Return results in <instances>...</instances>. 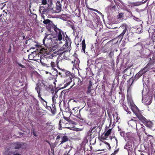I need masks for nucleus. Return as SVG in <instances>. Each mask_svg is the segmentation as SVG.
Wrapping results in <instances>:
<instances>
[{
  "instance_id": "nucleus-1",
  "label": "nucleus",
  "mask_w": 155,
  "mask_h": 155,
  "mask_svg": "<svg viewBox=\"0 0 155 155\" xmlns=\"http://www.w3.org/2000/svg\"><path fill=\"white\" fill-rule=\"evenodd\" d=\"M54 30L56 35V42L58 44L62 43V41H65V43L63 46L62 49L64 52H66L71 50L72 41L71 39L66 35V32H64L61 29L54 26Z\"/></svg>"
},
{
  "instance_id": "nucleus-2",
  "label": "nucleus",
  "mask_w": 155,
  "mask_h": 155,
  "mask_svg": "<svg viewBox=\"0 0 155 155\" xmlns=\"http://www.w3.org/2000/svg\"><path fill=\"white\" fill-rule=\"evenodd\" d=\"M61 72L58 74L61 77L65 78L64 81L66 82L64 85V87H66L68 86L72 82L73 76L71 72L65 69H61Z\"/></svg>"
},
{
  "instance_id": "nucleus-3",
  "label": "nucleus",
  "mask_w": 155,
  "mask_h": 155,
  "mask_svg": "<svg viewBox=\"0 0 155 155\" xmlns=\"http://www.w3.org/2000/svg\"><path fill=\"white\" fill-rule=\"evenodd\" d=\"M127 103L130 106L131 110L136 116L140 113V110L134 103L130 93H127Z\"/></svg>"
},
{
  "instance_id": "nucleus-4",
  "label": "nucleus",
  "mask_w": 155,
  "mask_h": 155,
  "mask_svg": "<svg viewBox=\"0 0 155 155\" xmlns=\"http://www.w3.org/2000/svg\"><path fill=\"white\" fill-rule=\"evenodd\" d=\"M136 117L148 128L151 129H153L155 127L153 123L151 121L146 119L142 115L141 113L137 114Z\"/></svg>"
},
{
  "instance_id": "nucleus-5",
  "label": "nucleus",
  "mask_w": 155,
  "mask_h": 155,
  "mask_svg": "<svg viewBox=\"0 0 155 155\" xmlns=\"http://www.w3.org/2000/svg\"><path fill=\"white\" fill-rule=\"evenodd\" d=\"M45 81L44 80H39L38 83L36 84V86L35 87V90L36 91L37 93L38 94V97L39 98L42 99V98L41 97V91L42 90L45 88Z\"/></svg>"
},
{
  "instance_id": "nucleus-6",
  "label": "nucleus",
  "mask_w": 155,
  "mask_h": 155,
  "mask_svg": "<svg viewBox=\"0 0 155 155\" xmlns=\"http://www.w3.org/2000/svg\"><path fill=\"white\" fill-rule=\"evenodd\" d=\"M143 131L146 135H147V141H149V142L146 143H147V145H146V147L148 148L149 151L150 152V150H152L153 148V144L152 141L153 140V136L151 135L148 134L149 133L147 132L146 129H144Z\"/></svg>"
},
{
  "instance_id": "nucleus-7",
  "label": "nucleus",
  "mask_w": 155,
  "mask_h": 155,
  "mask_svg": "<svg viewBox=\"0 0 155 155\" xmlns=\"http://www.w3.org/2000/svg\"><path fill=\"white\" fill-rule=\"evenodd\" d=\"M128 26L126 24H122L120 27V29L121 30H122L121 34L118 35L116 38L117 39V42H120L122 40L123 36L126 31L127 30Z\"/></svg>"
},
{
  "instance_id": "nucleus-8",
  "label": "nucleus",
  "mask_w": 155,
  "mask_h": 155,
  "mask_svg": "<svg viewBox=\"0 0 155 155\" xmlns=\"http://www.w3.org/2000/svg\"><path fill=\"white\" fill-rule=\"evenodd\" d=\"M151 56L152 57V58L150 57L149 62L143 69H141L144 74L148 71L150 68L151 66L155 63V55L152 54L150 57Z\"/></svg>"
},
{
  "instance_id": "nucleus-9",
  "label": "nucleus",
  "mask_w": 155,
  "mask_h": 155,
  "mask_svg": "<svg viewBox=\"0 0 155 155\" xmlns=\"http://www.w3.org/2000/svg\"><path fill=\"white\" fill-rule=\"evenodd\" d=\"M46 36L43 40L44 45L47 48H51V46L52 45V35L46 34Z\"/></svg>"
},
{
  "instance_id": "nucleus-10",
  "label": "nucleus",
  "mask_w": 155,
  "mask_h": 155,
  "mask_svg": "<svg viewBox=\"0 0 155 155\" xmlns=\"http://www.w3.org/2000/svg\"><path fill=\"white\" fill-rule=\"evenodd\" d=\"M140 54L142 57L147 58L148 57L150 59V57L151 58H152V56L150 57V56L152 54L155 55L153 53H152L151 51L150 50L147 48H143L142 51H140Z\"/></svg>"
},
{
  "instance_id": "nucleus-11",
  "label": "nucleus",
  "mask_w": 155,
  "mask_h": 155,
  "mask_svg": "<svg viewBox=\"0 0 155 155\" xmlns=\"http://www.w3.org/2000/svg\"><path fill=\"white\" fill-rule=\"evenodd\" d=\"M60 138H61V140L60 141L61 142L60 143V145H61L67 142L68 140V137L64 134H61L58 135L57 137L56 140H59Z\"/></svg>"
},
{
  "instance_id": "nucleus-12",
  "label": "nucleus",
  "mask_w": 155,
  "mask_h": 155,
  "mask_svg": "<svg viewBox=\"0 0 155 155\" xmlns=\"http://www.w3.org/2000/svg\"><path fill=\"white\" fill-rule=\"evenodd\" d=\"M21 143H22L19 142L13 143L11 144L10 148H11V149H17L20 148L22 145Z\"/></svg>"
},
{
  "instance_id": "nucleus-13",
  "label": "nucleus",
  "mask_w": 155,
  "mask_h": 155,
  "mask_svg": "<svg viewBox=\"0 0 155 155\" xmlns=\"http://www.w3.org/2000/svg\"><path fill=\"white\" fill-rule=\"evenodd\" d=\"M143 47V48H148L149 47V45L151 43V40L150 38H147L145 41L141 42Z\"/></svg>"
},
{
  "instance_id": "nucleus-14",
  "label": "nucleus",
  "mask_w": 155,
  "mask_h": 155,
  "mask_svg": "<svg viewBox=\"0 0 155 155\" xmlns=\"http://www.w3.org/2000/svg\"><path fill=\"white\" fill-rule=\"evenodd\" d=\"M134 81V79L133 78H130L127 81V93L130 92V87L132 85Z\"/></svg>"
},
{
  "instance_id": "nucleus-15",
  "label": "nucleus",
  "mask_w": 155,
  "mask_h": 155,
  "mask_svg": "<svg viewBox=\"0 0 155 155\" xmlns=\"http://www.w3.org/2000/svg\"><path fill=\"white\" fill-rule=\"evenodd\" d=\"M134 48L135 50L138 51L140 53L143 49V47L141 43H138L136 45L134 46Z\"/></svg>"
},
{
  "instance_id": "nucleus-16",
  "label": "nucleus",
  "mask_w": 155,
  "mask_h": 155,
  "mask_svg": "<svg viewBox=\"0 0 155 155\" xmlns=\"http://www.w3.org/2000/svg\"><path fill=\"white\" fill-rule=\"evenodd\" d=\"M51 122H48L46 124V126L45 127V130L49 132L51 131L54 129V126L51 125Z\"/></svg>"
},
{
  "instance_id": "nucleus-17",
  "label": "nucleus",
  "mask_w": 155,
  "mask_h": 155,
  "mask_svg": "<svg viewBox=\"0 0 155 155\" xmlns=\"http://www.w3.org/2000/svg\"><path fill=\"white\" fill-rule=\"evenodd\" d=\"M80 61L79 59L77 58L74 59V61L71 62V63L73 64V66L75 68L78 67L79 65Z\"/></svg>"
},
{
  "instance_id": "nucleus-18",
  "label": "nucleus",
  "mask_w": 155,
  "mask_h": 155,
  "mask_svg": "<svg viewBox=\"0 0 155 155\" xmlns=\"http://www.w3.org/2000/svg\"><path fill=\"white\" fill-rule=\"evenodd\" d=\"M71 112L69 113L68 112H65L64 114H63V117L64 119L66 121L69 122V117L71 115Z\"/></svg>"
},
{
  "instance_id": "nucleus-19",
  "label": "nucleus",
  "mask_w": 155,
  "mask_h": 155,
  "mask_svg": "<svg viewBox=\"0 0 155 155\" xmlns=\"http://www.w3.org/2000/svg\"><path fill=\"white\" fill-rule=\"evenodd\" d=\"M137 120L131 119L129 121V124H130L132 127L136 126L137 127Z\"/></svg>"
},
{
  "instance_id": "nucleus-20",
  "label": "nucleus",
  "mask_w": 155,
  "mask_h": 155,
  "mask_svg": "<svg viewBox=\"0 0 155 155\" xmlns=\"http://www.w3.org/2000/svg\"><path fill=\"white\" fill-rule=\"evenodd\" d=\"M54 26H56L57 25H55L54 24L52 21L51 23H50V24H48V25L46 26V27L48 29V31H51V29L53 28V29H54Z\"/></svg>"
},
{
  "instance_id": "nucleus-21",
  "label": "nucleus",
  "mask_w": 155,
  "mask_h": 155,
  "mask_svg": "<svg viewBox=\"0 0 155 155\" xmlns=\"http://www.w3.org/2000/svg\"><path fill=\"white\" fill-rule=\"evenodd\" d=\"M97 131L96 130H94L92 128L90 136L91 137H94L97 135Z\"/></svg>"
},
{
  "instance_id": "nucleus-22",
  "label": "nucleus",
  "mask_w": 155,
  "mask_h": 155,
  "mask_svg": "<svg viewBox=\"0 0 155 155\" xmlns=\"http://www.w3.org/2000/svg\"><path fill=\"white\" fill-rule=\"evenodd\" d=\"M31 133L35 137L38 136V132L35 127H32L31 129Z\"/></svg>"
},
{
  "instance_id": "nucleus-23",
  "label": "nucleus",
  "mask_w": 155,
  "mask_h": 155,
  "mask_svg": "<svg viewBox=\"0 0 155 155\" xmlns=\"http://www.w3.org/2000/svg\"><path fill=\"white\" fill-rule=\"evenodd\" d=\"M122 105L124 109V110L127 113V114L129 113L130 114L131 112L129 110V109L127 107V106L126 105L123 103H122Z\"/></svg>"
},
{
  "instance_id": "nucleus-24",
  "label": "nucleus",
  "mask_w": 155,
  "mask_h": 155,
  "mask_svg": "<svg viewBox=\"0 0 155 155\" xmlns=\"http://www.w3.org/2000/svg\"><path fill=\"white\" fill-rule=\"evenodd\" d=\"M38 130H45V126L43 125L42 124H39L38 126Z\"/></svg>"
},
{
  "instance_id": "nucleus-25",
  "label": "nucleus",
  "mask_w": 155,
  "mask_h": 155,
  "mask_svg": "<svg viewBox=\"0 0 155 155\" xmlns=\"http://www.w3.org/2000/svg\"><path fill=\"white\" fill-rule=\"evenodd\" d=\"M123 73L127 76H129L131 74V71L128 68H127L123 71Z\"/></svg>"
},
{
  "instance_id": "nucleus-26",
  "label": "nucleus",
  "mask_w": 155,
  "mask_h": 155,
  "mask_svg": "<svg viewBox=\"0 0 155 155\" xmlns=\"http://www.w3.org/2000/svg\"><path fill=\"white\" fill-rule=\"evenodd\" d=\"M48 90L53 94L54 92V90L53 87L52 85H49L48 87L47 88Z\"/></svg>"
},
{
  "instance_id": "nucleus-27",
  "label": "nucleus",
  "mask_w": 155,
  "mask_h": 155,
  "mask_svg": "<svg viewBox=\"0 0 155 155\" xmlns=\"http://www.w3.org/2000/svg\"><path fill=\"white\" fill-rule=\"evenodd\" d=\"M81 45H82V50H83V51L84 52V53H85V48H86V44H85V41L84 39L83 40L82 42Z\"/></svg>"
},
{
  "instance_id": "nucleus-28",
  "label": "nucleus",
  "mask_w": 155,
  "mask_h": 155,
  "mask_svg": "<svg viewBox=\"0 0 155 155\" xmlns=\"http://www.w3.org/2000/svg\"><path fill=\"white\" fill-rule=\"evenodd\" d=\"M40 52L42 53V54H48V52L47 51V49H45L44 48H42L40 50Z\"/></svg>"
},
{
  "instance_id": "nucleus-29",
  "label": "nucleus",
  "mask_w": 155,
  "mask_h": 155,
  "mask_svg": "<svg viewBox=\"0 0 155 155\" xmlns=\"http://www.w3.org/2000/svg\"><path fill=\"white\" fill-rule=\"evenodd\" d=\"M74 116H76V117H77L78 118H79L80 120H81L82 121L84 120V119H83L81 116L80 114V110L79 112V114H77L76 115H74Z\"/></svg>"
},
{
  "instance_id": "nucleus-30",
  "label": "nucleus",
  "mask_w": 155,
  "mask_h": 155,
  "mask_svg": "<svg viewBox=\"0 0 155 155\" xmlns=\"http://www.w3.org/2000/svg\"><path fill=\"white\" fill-rule=\"evenodd\" d=\"M112 129H109L105 134L104 136L106 137L109 136L111 133Z\"/></svg>"
},
{
  "instance_id": "nucleus-31",
  "label": "nucleus",
  "mask_w": 155,
  "mask_h": 155,
  "mask_svg": "<svg viewBox=\"0 0 155 155\" xmlns=\"http://www.w3.org/2000/svg\"><path fill=\"white\" fill-rule=\"evenodd\" d=\"M31 18L33 20L36 21L37 19V15L35 14H31Z\"/></svg>"
},
{
  "instance_id": "nucleus-32",
  "label": "nucleus",
  "mask_w": 155,
  "mask_h": 155,
  "mask_svg": "<svg viewBox=\"0 0 155 155\" xmlns=\"http://www.w3.org/2000/svg\"><path fill=\"white\" fill-rule=\"evenodd\" d=\"M124 13L123 12L120 13L118 14L117 16V18L118 19H121L123 18L124 16Z\"/></svg>"
},
{
  "instance_id": "nucleus-33",
  "label": "nucleus",
  "mask_w": 155,
  "mask_h": 155,
  "mask_svg": "<svg viewBox=\"0 0 155 155\" xmlns=\"http://www.w3.org/2000/svg\"><path fill=\"white\" fill-rule=\"evenodd\" d=\"M56 9L58 12H60L61 10V5H58L56 6Z\"/></svg>"
},
{
  "instance_id": "nucleus-34",
  "label": "nucleus",
  "mask_w": 155,
  "mask_h": 155,
  "mask_svg": "<svg viewBox=\"0 0 155 155\" xmlns=\"http://www.w3.org/2000/svg\"><path fill=\"white\" fill-rule=\"evenodd\" d=\"M39 99L40 101H41V102L42 103V104H43V105L45 106H46L47 105V102H46V101H45L43 98H42V99H41L40 98H39Z\"/></svg>"
},
{
  "instance_id": "nucleus-35",
  "label": "nucleus",
  "mask_w": 155,
  "mask_h": 155,
  "mask_svg": "<svg viewBox=\"0 0 155 155\" xmlns=\"http://www.w3.org/2000/svg\"><path fill=\"white\" fill-rule=\"evenodd\" d=\"M52 21H51L49 19H46L45 20L43 21V23L45 24V25H48V24H50V23H51Z\"/></svg>"
},
{
  "instance_id": "nucleus-36",
  "label": "nucleus",
  "mask_w": 155,
  "mask_h": 155,
  "mask_svg": "<svg viewBox=\"0 0 155 155\" xmlns=\"http://www.w3.org/2000/svg\"><path fill=\"white\" fill-rule=\"evenodd\" d=\"M78 108L77 107H75L73 108V110L74 111V115L77 114V113H79V110H78Z\"/></svg>"
},
{
  "instance_id": "nucleus-37",
  "label": "nucleus",
  "mask_w": 155,
  "mask_h": 155,
  "mask_svg": "<svg viewBox=\"0 0 155 155\" xmlns=\"http://www.w3.org/2000/svg\"><path fill=\"white\" fill-rule=\"evenodd\" d=\"M51 65L52 68H53L54 70H55V68L56 66V64L53 61L51 62Z\"/></svg>"
},
{
  "instance_id": "nucleus-38",
  "label": "nucleus",
  "mask_w": 155,
  "mask_h": 155,
  "mask_svg": "<svg viewBox=\"0 0 155 155\" xmlns=\"http://www.w3.org/2000/svg\"><path fill=\"white\" fill-rule=\"evenodd\" d=\"M32 101L33 102V103L36 105H38V100L36 99L35 98H33Z\"/></svg>"
},
{
  "instance_id": "nucleus-39",
  "label": "nucleus",
  "mask_w": 155,
  "mask_h": 155,
  "mask_svg": "<svg viewBox=\"0 0 155 155\" xmlns=\"http://www.w3.org/2000/svg\"><path fill=\"white\" fill-rule=\"evenodd\" d=\"M77 79L78 81L77 83V85L78 86L81 85L82 84V81L79 78H77Z\"/></svg>"
},
{
  "instance_id": "nucleus-40",
  "label": "nucleus",
  "mask_w": 155,
  "mask_h": 155,
  "mask_svg": "<svg viewBox=\"0 0 155 155\" xmlns=\"http://www.w3.org/2000/svg\"><path fill=\"white\" fill-rule=\"evenodd\" d=\"M51 113L53 114H54L56 112V109L55 107V105L52 108H51Z\"/></svg>"
},
{
  "instance_id": "nucleus-41",
  "label": "nucleus",
  "mask_w": 155,
  "mask_h": 155,
  "mask_svg": "<svg viewBox=\"0 0 155 155\" xmlns=\"http://www.w3.org/2000/svg\"><path fill=\"white\" fill-rule=\"evenodd\" d=\"M129 144V143H127L124 147V148L127 150H130Z\"/></svg>"
},
{
  "instance_id": "nucleus-42",
  "label": "nucleus",
  "mask_w": 155,
  "mask_h": 155,
  "mask_svg": "<svg viewBox=\"0 0 155 155\" xmlns=\"http://www.w3.org/2000/svg\"><path fill=\"white\" fill-rule=\"evenodd\" d=\"M138 75H139V77L141 76L143 74H144L143 71H141L140 70L139 72L137 74Z\"/></svg>"
},
{
  "instance_id": "nucleus-43",
  "label": "nucleus",
  "mask_w": 155,
  "mask_h": 155,
  "mask_svg": "<svg viewBox=\"0 0 155 155\" xmlns=\"http://www.w3.org/2000/svg\"><path fill=\"white\" fill-rule=\"evenodd\" d=\"M87 8L88 9H89V10H90L91 11H95L97 12H98V11L97 10H96V9H94V8Z\"/></svg>"
},
{
  "instance_id": "nucleus-44",
  "label": "nucleus",
  "mask_w": 155,
  "mask_h": 155,
  "mask_svg": "<svg viewBox=\"0 0 155 155\" xmlns=\"http://www.w3.org/2000/svg\"><path fill=\"white\" fill-rule=\"evenodd\" d=\"M17 64L19 67H21L22 68H25V67L24 65L21 64L20 63H19L18 62V63H17Z\"/></svg>"
},
{
  "instance_id": "nucleus-45",
  "label": "nucleus",
  "mask_w": 155,
  "mask_h": 155,
  "mask_svg": "<svg viewBox=\"0 0 155 155\" xmlns=\"http://www.w3.org/2000/svg\"><path fill=\"white\" fill-rule=\"evenodd\" d=\"M42 4L44 5H45L47 4V0H42L41 2Z\"/></svg>"
},
{
  "instance_id": "nucleus-46",
  "label": "nucleus",
  "mask_w": 155,
  "mask_h": 155,
  "mask_svg": "<svg viewBox=\"0 0 155 155\" xmlns=\"http://www.w3.org/2000/svg\"><path fill=\"white\" fill-rule=\"evenodd\" d=\"M92 86V85L91 82V81H90V82H89V84L88 86V87L87 89H91Z\"/></svg>"
},
{
  "instance_id": "nucleus-47",
  "label": "nucleus",
  "mask_w": 155,
  "mask_h": 155,
  "mask_svg": "<svg viewBox=\"0 0 155 155\" xmlns=\"http://www.w3.org/2000/svg\"><path fill=\"white\" fill-rule=\"evenodd\" d=\"M120 134L122 137H124L125 135V132L124 131H120Z\"/></svg>"
},
{
  "instance_id": "nucleus-48",
  "label": "nucleus",
  "mask_w": 155,
  "mask_h": 155,
  "mask_svg": "<svg viewBox=\"0 0 155 155\" xmlns=\"http://www.w3.org/2000/svg\"><path fill=\"white\" fill-rule=\"evenodd\" d=\"M63 1V0H58L57 1L58 4L59 5H61V3Z\"/></svg>"
},
{
  "instance_id": "nucleus-49",
  "label": "nucleus",
  "mask_w": 155,
  "mask_h": 155,
  "mask_svg": "<svg viewBox=\"0 0 155 155\" xmlns=\"http://www.w3.org/2000/svg\"><path fill=\"white\" fill-rule=\"evenodd\" d=\"M118 151V149L115 150L114 152L113 153H112L111 155H115L117 153Z\"/></svg>"
},
{
  "instance_id": "nucleus-50",
  "label": "nucleus",
  "mask_w": 155,
  "mask_h": 155,
  "mask_svg": "<svg viewBox=\"0 0 155 155\" xmlns=\"http://www.w3.org/2000/svg\"><path fill=\"white\" fill-rule=\"evenodd\" d=\"M99 127V126H98V124H96V126H94L92 128H93L95 130H97V129L98 127Z\"/></svg>"
},
{
  "instance_id": "nucleus-51",
  "label": "nucleus",
  "mask_w": 155,
  "mask_h": 155,
  "mask_svg": "<svg viewBox=\"0 0 155 155\" xmlns=\"http://www.w3.org/2000/svg\"><path fill=\"white\" fill-rule=\"evenodd\" d=\"M57 91H55L54 93L53 94V96L55 97V98H57L58 97V95L57 94Z\"/></svg>"
},
{
  "instance_id": "nucleus-52",
  "label": "nucleus",
  "mask_w": 155,
  "mask_h": 155,
  "mask_svg": "<svg viewBox=\"0 0 155 155\" xmlns=\"http://www.w3.org/2000/svg\"><path fill=\"white\" fill-rule=\"evenodd\" d=\"M17 15H19V17L21 18L22 17V13L20 12H18L17 13Z\"/></svg>"
},
{
  "instance_id": "nucleus-53",
  "label": "nucleus",
  "mask_w": 155,
  "mask_h": 155,
  "mask_svg": "<svg viewBox=\"0 0 155 155\" xmlns=\"http://www.w3.org/2000/svg\"><path fill=\"white\" fill-rule=\"evenodd\" d=\"M140 77H139V75H138L137 74L134 77L135 79H137Z\"/></svg>"
},
{
  "instance_id": "nucleus-54",
  "label": "nucleus",
  "mask_w": 155,
  "mask_h": 155,
  "mask_svg": "<svg viewBox=\"0 0 155 155\" xmlns=\"http://www.w3.org/2000/svg\"><path fill=\"white\" fill-rule=\"evenodd\" d=\"M106 136H103V135H102L101 137V138L103 140H105L106 139Z\"/></svg>"
},
{
  "instance_id": "nucleus-55",
  "label": "nucleus",
  "mask_w": 155,
  "mask_h": 155,
  "mask_svg": "<svg viewBox=\"0 0 155 155\" xmlns=\"http://www.w3.org/2000/svg\"><path fill=\"white\" fill-rule=\"evenodd\" d=\"M11 49H12L11 46V45H10V46H9V49L8 50V53H10L11 52Z\"/></svg>"
},
{
  "instance_id": "nucleus-56",
  "label": "nucleus",
  "mask_w": 155,
  "mask_h": 155,
  "mask_svg": "<svg viewBox=\"0 0 155 155\" xmlns=\"http://www.w3.org/2000/svg\"><path fill=\"white\" fill-rule=\"evenodd\" d=\"M15 22H16V25L17 26H18L20 24L19 21L17 20V21H15Z\"/></svg>"
},
{
  "instance_id": "nucleus-57",
  "label": "nucleus",
  "mask_w": 155,
  "mask_h": 155,
  "mask_svg": "<svg viewBox=\"0 0 155 155\" xmlns=\"http://www.w3.org/2000/svg\"><path fill=\"white\" fill-rule=\"evenodd\" d=\"M104 143L105 144H106L109 147V148H110V144H109V143H108L107 142H106V141L104 142Z\"/></svg>"
},
{
  "instance_id": "nucleus-58",
  "label": "nucleus",
  "mask_w": 155,
  "mask_h": 155,
  "mask_svg": "<svg viewBox=\"0 0 155 155\" xmlns=\"http://www.w3.org/2000/svg\"><path fill=\"white\" fill-rule=\"evenodd\" d=\"M56 98H55V97H54L53 95L52 96V100L53 102L55 101Z\"/></svg>"
},
{
  "instance_id": "nucleus-59",
  "label": "nucleus",
  "mask_w": 155,
  "mask_h": 155,
  "mask_svg": "<svg viewBox=\"0 0 155 155\" xmlns=\"http://www.w3.org/2000/svg\"><path fill=\"white\" fill-rule=\"evenodd\" d=\"M46 108L47 109H48V110H51V107L47 106V105L46 106Z\"/></svg>"
},
{
  "instance_id": "nucleus-60",
  "label": "nucleus",
  "mask_w": 155,
  "mask_h": 155,
  "mask_svg": "<svg viewBox=\"0 0 155 155\" xmlns=\"http://www.w3.org/2000/svg\"><path fill=\"white\" fill-rule=\"evenodd\" d=\"M59 127H61V120H60L59 121Z\"/></svg>"
},
{
  "instance_id": "nucleus-61",
  "label": "nucleus",
  "mask_w": 155,
  "mask_h": 155,
  "mask_svg": "<svg viewBox=\"0 0 155 155\" xmlns=\"http://www.w3.org/2000/svg\"><path fill=\"white\" fill-rule=\"evenodd\" d=\"M58 62H59V61L58 60V59H57L56 61V63H55L56 64V66H57V67L58 66Z\"/></svg>"
},
{
  "instance_id": "nucleus-62",
  "label": "nucleus",
  "mask_w": 155,
  "mask_h": 155,
  "mask_svg": "<svg viewBox=\"0 0 155 155\" xmlns=\"http://www.w3.org/2000/svg\"><path fill=\"white\" fill-rule=\"evenodd\" d=\"M91 92V89H87V94H89V93H90Z\"/></svg>"
},
{
  "instance_id": "nucleus-63",
  "label": "nucleus",
  "mask_w": 155,
  "mask_h": 155,
  "mask_svg": "<svg viewBox=\"0 0 155 155\" xmlns=\"http://www.w3.org/2000/svg\"><path fill=\"white\" fill-rule=\"evenodd\" d=\"M116 7L115 5L111 7V8L113 9V10H115L116 8Z\"/></svg>"
},
{
  "instance_id": "nucleus-64",
  "label": "nucleus",
  "mask_w": 155,
  "mask_h": 155,
  "mask_svg": "<svg viewBox=\"0 0 155 155\" xmlns=\"http://www.w3.org/2000/svg\"><path fill=\"white\" fill-rule=\"evenodd\" d=\"M54 148L53 147L51 146V151H53V152H54Z\"/></svg>"
}]
</instances>
